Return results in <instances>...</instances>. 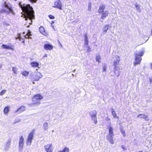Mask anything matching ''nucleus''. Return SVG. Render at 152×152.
<instances>
[{
    "label": "nucleus",
    "instance_id": "1",
    "mask_svg": "<svg viewBox=\"0 0 152 152\" xmlns=\"http://www.w3.org/2000/svg\"><path fill=\"white\" fill-rule=\"evenodd\" d=\"M19 6L21 9L23 13L22 16H23L25 20L27 21L25 25L27 27H28L32 23V20L35 18L34 12L33 8L29 4H22L20 3Z\"/></svg>",
    "mask_w": 152,
    "mask_h": 152
},
{
    "label": "nucleus",
    "instance_id": "2",
    "mask_svg": "<svg viewBox=\"0 0 152 152\" xmlns=\"http://www.w3.org/2000/svg\"><path fill=\"white\" fill-rule=\"evenodd\" d=\"M1 7L2 8L0 10L1 13H4L6 15H9L10 13L14 14L12 7L10 4L4 2Z\"/></svg>",
    "mask_w": 152,
    "mask_h": 152
},
{
    "label": "nucleus",
    "instance_id": "3",
    "mask_svg": "<svg viewBox=\"0 0 152 152\" xmlns=\"http://www.w3.org/2000/svg\"><path fill=\"white\" fill-rule=\"evenodd\" d=\"M42 76V75L40 72L36 71L32 74L31 79L33 83L34 84V81H39Z\"/></svg>",
    "mask_w": 152,
    "mask_h": 152
},
{
    "label": "nucleus",
    "instance_id": "4",
    "mask_svg": "<svg viewBox=\"0 0 152 152\" xmlns=\"http://www.w3.org/2000/svg\"><path fill=\"white\" fill-rule=\"evenodd\" d=\"M34 131L33 130L29 134L28 137L26 140V144L27 145H30L31 143V141L33 139Z\"/></svg>",
    "mask_w": 152,
    "mask_h": 152
},
{
    "label": "nucleus",
    "instance_id": "5",
    "mask_svg": "<svg viewBox=\"0 0 152 152\" xmlns=\"http://www.w3.org/2000/svg\"><path fill=\"white\" fill-rule=\"evenodd\" d=\"M43 99V96L41 95L38 94L35 95L32 99V101L35 102V103H33L32 104L34 105L35 103H37L41 100Z\"/></svg>",
    "mask_w": 152,
    "mask_h": 152
},
{
    "label": "nucleus",
    "instance_id": "6",
    "mask_svg": "<svg viewBox=\"0 0 152 152\" xmlns=\"http://www.w3.org/2000/svg\"><path fill=\"white\" fill-rule=\"evenodd\" d=\"M52 7L54 8H57L59 10H62V4L60 0H56L52 4Z\"/></svg>",
    "mask_w": 152,
    "mask_h": 152
},
{
    "label": "nucleus",
    "instance_id": "7",
    "mask_svg": "<svg viewBox=\"0 0 152 152\" xmlns=\"http://www.w3.org/2000/svg\"><path fill=\"white\" fill-rule=\"evenodd\" d=\"M44 149L47 152H53V147L52 143L47 144L45 145Z\"/></svg>",
    "mask_w": 152,
    "mask_h": 152
},
{
    "label": "nucleus",
    "instance_id": "8",
    "mask_svg": "<svg viewBox=\"0 0 152 152\" xmlns=\"http://www.w3.org/2000/svg\"><path fill=\"white\" fill-rule=\"evenodd\" d=\"M24 145V138L22 136L20 137L19 142L18 149L20 151H21L23 148Z\"/></svg>",
    "mask_w": 152,
    "mask_h": 152
},
{
    "label": "nucleus",
    "instance_id": "9",
    "mask_svg": "<svg viewBox=\"0 0 152 152\" xmlns=\"http://www.w3.org/2000/svg\"><path fill=\"white\" fill-rule=\"evenodd\" d=\"M114 60L113 61V65L114 67L118 66L119 64L120 58L118 56L116 55L114 56Z\"/></svg>",
    "mask_w": 152,
    "mask_h": 152
},
{
    "label": "nucleus",
    "instance_id": "10",
    "mask_svg": "<svg viewBox=\"0 0 152 152\" xmlns=\"http://www.w3.org/2000/svg\"><path fill=\"white\" fill-rule=\"evenodd\" d=\"M145 50L144 48H143L141 50L135 53V55L138 57H141L145 53Z\"/></svg>",
    "mask_w": 152,
    "mask_h": 152
},
{
    "label": "nucleus",
    "instance_id": "11",
    "mask_svg": "<svg viewBox=\"0 0 152 152\" xmlns=\"http://www.w3.org/2000/svg\"><path fill=\"white\" fill-rule=\"evenodd\" d=\"M135 58L134 62V66H136L140 64L142 58L141 57H138L135 56Z\"/></svg>",
    "mask_w": 152,
    "mask_h": 152
},
{
    "label": "nucleus",
    "instance_id": "12",
    "mask_svg": "<svg viewBox=\"0 0 152 152\" xmlns=\"http://www.w3.org/2000/svg\"><path fill=\"white\" fill-rule=\"evenodd\" d=\"M120 68L119 67H114L113 68L114 72L115 75L117 77H118L121 73L120 70Z\"/></svg>",
    "mask_w": 152,
    "mask_h": 152
},
{
    "label": "nucleus",
    "instance_id": "13",
    "mask_svg": "<svg viewBox=\"0 0 152 152\" xmlns=\"http://www.w3.org/2000/svg\"><path fill=\"white\" fill-rule=\"evenodd\" d=\"M44 48L46 50H51L53 49V46L49 44H45L44 46Z\"/></svg>",
    "mask_w": 152,
    "mask_h": 152
},
{
    "label": "nucleus",
    "instance_id": "14",
    "mask_svg": "<svg viewBox=\"0 0 152 152\" xmlns=\"http://www.w3.org/2000/svg\"><path fill=\"white\" fill-rule=\"evenodd\" d=\"M137 117L145 119L146 121H148L149 120L148 116L146 115L142 114H139L137 116Z\"/></svg>",
    "mask_w": 152,
    "mask_h": 152
},
{
    "label": "nucleus",
    "instance_id": "15",
    "mask_svg": "<svg viewBox=\"0 0 152 152\" xmlns=\"http://www.w3.org/2000/svg\"><path fill=\"white\" fill-rule=\"evenodd\" d=\"M109 14V12L107 11L104 12L102 14L101 18L102 20L104 19Z\"/></svg>",
    "mask_w": 152,
    "mask_h": 152
},
{
    "label": "nucleus",
    "instance_id": "16",
    "mask_svg": "<svg viewBox=\"0 0 152 152\" xmlns=\"http://www.w3.org/2000/svg\"><path fill=\"white\" fill-rule=\"evenodd\" d=\"M11 141L10 140H8L4 146V148L5 150H8L10 148V145Z\"/></svg>",
    "mask_w": 152,
    "mask_h": 152
},
{
    "label": "nucleus",
    "instance_id": "17",
    "mask_svg": "<svg viewBox=\"0 0 152 152\" xmlns=\"http://www.w3.org/2000/svg\"><path fill=\"white\" fill-rule=\"evenodd\" d=\"M39 30L40 32L43 35L45 36H46L47 35V34L45 32V29L43 27H40L39 28Z\"/></svg>",
    "mask_w": 152,
    "mask_h": 152
},
{
    "label": "nucleus",
    "instance_id": "18",
    "mask_svg": "<svg viewBox=\"0 0 152 152\" xmlns=\"http://www.w3.org/2000/svg\"><path fill=\"white\" fill-rule=\"evenodd\" d=\"M105 5H100L99 9L98 10V12L99 13H101L104 12V10L105 8Z\"/></svg>",
    "mask_w": 152,
    "mask_h": 152
},
{
    "label": "nucleus",
    "instance_id": "19",
    "mask_svg": "<svg viewBox=\"0 0 152 152\" xmlns=\"http://www.w3.org/2000/svg\"><path fill=\"white\" fill-rule=\"evenodd\" d=\"M30 65L32 67H38L39 66V63L36 61H33L31 63Z\"/></svg>",
    "mask_w": 152,
    "mask_h": 152
},
{
    "label": "nucleus",
    "instance_id": "20",
    "mask_svg": "<svg viewBox=\"0 0 152 152\" xmlns=\"http://www.w3.org/2000/svg\"><path fill=\"white\" fill-rule=\"evenodd\" d=\"M111 110L112 111V114L113 115L114 118H117L118 119H119V118L118 116H116V114L114 109L113 108L111 109Z\"/></svg>",
    "mask_w": 152,
    "mask_h": 152
},
{
    "label": "nucleus",
    "instance_id": "21",
    "mask_svg": "<svg viewBox=\"0 0 152 152\" xmlns=\"http://www.w3.org/2000/svg\"><path fill=\"white\" fill-rule=\"evenodd\" d=\"M89 114L91 118L94 117L96 116L97 112L96 110H93L90 112Z\"/></svg>",
    "mask_w": 152,
    "mask_h": 152
},
{
    "label": "nucleus",
    "instance_id": "22",
    "mask_svg": "<svg viewBox=\"0 0 152 152\" xmlns=\"http://www.w3.org/2000/svg\"><path fill=\"white\" fill-rule=\"evenodd\" d=\"M108 129L109 130V133L108 134L114 135L113 134V128L111 126H109L108 127Z\"/></svg>",
    "mask_w": 152,
    "mask_h": 152
},
{
    "label": "nucleus",
    "instance_id": "23",
    "mask_svg": "<svg viewBox=\"0 0 152 152\" xmlns=\"http://www.w3.org/2000/svg\"><path fill=\"white\" fill-rule=\"evenodd\" d=\"M25 110L26 107L24 106H22L17 110L16 112L20 113L24 111Z\"/></svg>",
    "mask_w": 152,
    "mask_h": 152
},
{
    "label": "nucleus",
    "instance_id": "24",
    "mask_svg": "<svg viewBox=\"0 0 152 152\" xmlns=\"http://www.w3.org/2000/svg\"><path fill=\"white\" fill-rule=\"evenodd\" d=\"M25 34V33L23 34ZM31 32L29 31H28V32L25 35H24V36L26 38H31Z\"/></svg>",
    "mask_w": 152,
    "mask_h": 152
},
{
    "label": "nucleus",
    "instance_id": "25",
    "mask_svg": "<svg viewBox=\"0 0 152 152\" xmlns=\"http://www.w3.org/2000/svg\"><path fill=\"white\" fill-rule=\"evenodd\" d=\"M69 148L66 147H65L63 148L62 149L59 151V152H69Z\"/></svg>",
    "mask_w": 152,
    "mask_h": 152
},
{
    "label": "nucleus",
    "instance_id": "26",
    "mask_svg": "<svg viewBox=\"0 0 152 152\" xmlns=\"http://www.w3.org/2000/svg\"><path fill=\"white\" fill-rule=\"evenodd\" d=\"M1 47L4 49H12V48L9 45L3 44L2 45Z\"/></svg>",
    "mask_w": 152,
    "mask_h": 152
},
{
    "label": "nucleus",
    "instance_id": "27",
    "mask_svg": "<svg viewBox=\"0 0 152 152\" xmlns=\"http://www.w3.org/2000/svg\"><path fill=\"white\" fill-rule=\"evenodd\" d=\"M109 26V25H106L104 26L103 28V32H104V33H106Z\"/></svg>",
    "mask_w": 152,
    "mask_h": 152
},
{
    "label": "nucleus",
    "instance_id": "28",
    "mask_svg": "<svg viewBox=\"0 0 152 152\" xmlns=\"http://www.w3.org/2000/svg\"><path fill=\"white\" fill-rule=\"evenodd\" d=\"M44 129L45 130H47L48 128V124L47 123H45L43 125Z\"/></svg>",
    "mask_w": 152,
    "mask_h": 152
},
{
    "label": "nucleus",
    "instance_id": "29",
    "mask_svg": "<svg viewBox=\"0 0 152 152\" xmlns=\"http://www.w3.org/2000/svg\"><path fill=\"white\" fill-rule=\"evenodd\" d=\"M85 37V45H88V40L87 36V35L85 34L84 36Z\"/></svg>",
    "mask_w": 152,
    "mask_h": 152
},
{
    "label": "nucleus",
    "instance_id": "30",
    "mask_svg": "<svg viewBox=\"0 0 152 152\" xmlns=\"http://www.w3.org/2000/svg\"><path fill=\"white\" fill-rule=\"evenodd\" d=\"M96 60L99 63L100 62L101 57L99 54H97L96 56Z\"/></svg>",
    "mask_w": 152,
    "mask_h": 152
},
{
    "label": "nucleus",
    "instance_id": "31",
    "mask_svg": "<svg viewBox=\"0 0 152 152\" xmlns=\"http://www.w3.org/2000/svg\"><path fill=\"white\" fill-rule=\"evenodd\" d=\"M91 120L93 121L94 123L95 124H96L97 123V120L96 116L92 117L91 118Z\"/></svg>",
    "mask_w": 152,
    "mask_h": 152
},
{
    "label": "nucleus",
    "instance_id": "32",
    "mask_svg": "<svg viewBox=\"0 0 152 152\" xmlns=\"http://www.w3.org/2000/svg\"><path fill=\"white\" fill-rule=\"evenodd\" d=\"M9 107H6L4 109V113L5 114H7L9 110Z\"/></svg>",
    "mask_w": 152,
    "mask_h": 152
},
{
    "label": "nucleus",
    "instance_id": "33",
    "mask_svg": "<svg viewBox=\"0 0 152 152\" xmlns=\"http://www.w3.org/2000/svg\"><path fill=\"white\" fill-rule=\"evenodd\" d=\"M22 75L24 76H27L29 72L26 71H24L22 72L21 73Z\"/></svg>",
    "mask_w": 152,
    "mask_h": 152
},
{
    "label": "nucleus",
    "instance_id": "34",
    "mask_svg": "<svg viewBox=\"0 0 152 152\" xmlns=\"http://www.w3.org/2000/svg\"><path fill=\"white\" fill-rule=\"evenodd\" d=\"M135 7H136L137 10L138 12H141V10L140 9V6L137 4H135Z\"/></svg>",
    "mask_w": 152,
    "mask_h": 152
},
{
    "label": "nucleus",
    "instance_id": "35",
    "mask_svg": "<svg viewBox=\"0 0 152 152\" xmlns=\"http://www.w3.org/2000/svg\"><path fill=\"white\" fill-rule=\"evenodd\" d=\"M114 135H113L108 134L106 137L107 140H108L112 138H113Z\"/></svg>",
    "mask_w": 152,
    "mask_h": 152
},
{
    "label": "nucleus",
    "instance_id": "36",
    "mask_svg": "<svg viewBox=\"0 0 152 152\" xmlns=\"http://www.w3.org/2000/svg\"><path fill=\"white\" fill-rule=\"evenodd\" d=\"M17 69L15 67H13L12 68V70L13 72V73L15 74H17Z\"/></svg>",
    "mask_w": 152,
    "mask_h": 152
},
{
    "label": "nucleus",
    "instance_id": "37",
    "mask_svg": "<svg viewBox=\"0 0 152 152\" xmlns=\"http://www.w3.org/2000/svg\"><path fill=\"white\" fill-rule=\"evenodd\" d=\"M121 131L124 137H125L126 134L125 131L122 129H121Z\"/></svg>",
    "mask_w": 152,
    "mask_h": 152
},
{
    "label": "nucleus",
    "instance_id": "38",
    "mask_svg": "<svg viewBox=\"0 0 152 152\" xmlns=\"http://www.w3.org/2000/svg\"><path fill=\"white\" fill-rule=\"evenodd\" d=\"M108 140L109 141L110 143L111 144L113 145L114 144V142L113 141V138H112L111 139H110Z\"/></svg>",
    "mask_w": 152,
    "mask_h": 152
},
{
    "label": "nucleus",
    "instance_id": "39",
    "mask_svg": "<svg viewBox=\"0 0 152 152\" xmlns=\"http://www.w3.org/2000/svg\"><path fill=\"white\" fill-rule=\"evenodd\" d=\"M91 2H89L88 4V10H91Z\"/></svg>",
    "mask_w": 152,
    "mask_h": 152
},
{
    "label": "nucleus",
    "instance_id": "40",
    "mask_svg": "<svg viewBox=\"0 0 152 152\" xmlns=\"http://www.w3.org/2000/svg\"><path fill=\"white\" fill-rule=\"evenodd\" d=\"M6 90H2L1 92L0 93V95H2L4 94L6 92Z\"/></svg>",
    "mask_w": 152,
    "mask_h": 152
},
{
    "label": "nucleus",
    "instance_id": "41",
    "mask_svg": "<svg viewBox=\"0 0 152 152\" xmlns=\"http://www.w3.org/2000/svg\"><path fill=\"white\" fill-rule=\"evenodd\" d=\"M48 17L51 19H53L55 18L54 16L52 15H48Z\"/></svg>",
    "mask_w": 152,
    "mask_h": 152
},
{
    "label": "nucleus",
    "instance_id": "42",
    "mask_svg": "<svg viewBox=\"0 0 152 152\" xmlns=\"http://www.w3.org/2000/svg\"><path fill=\"white\" fill-rule=\"evenodd\" d=\"M121 148L124 151H125L126 150V148L123 145L121 146Z\"/></svg>",
    "mask_w": 152,
    "mask_h": 152
},
{
    "label": "nucleus",
    "instance_id": "43",
    "mask_svg": "<svg viewBox=\"0 0 152 152\" xmlns=\"http://www.w3.org/2000/svg\"><path fill=\"white\" fill-rule=\"evenodd\" d=\"M37 0H29V1L31 3H35L36 2Z\"/></svg>",
    "mask_w": 152,
    "mask_h": 152
},
{
    "label": "nucleus",
    "instance_id": "44",
    "mask_svg": "<svg viewBox=\"0 0 152 152\" xmlns=\"http://www.w3.org/2000/svg\"><path fill=\"white\" fill-rule=\"evenodd\" d=\"M16 39H21V37L20 36V35L19 34L18 36L17 37H16Z\"/></svg>",
    "mask_w": 152,
    "mask_h": 152
},
{
    "label": "nucleus",
    "instance_id": "45",
    "mask_svg": "<svg viewBox=\"0 0 152 152\" xmlns=\"http://www.w3.org/2000/svg\"><path fill=\"white\" fill-rule=\"evenodd\" d=\"M87 51L88 52L91 51V48L89 46L88 47Z\"/></svg>",
    "mask_w": 152,
    "mask_h": 152
},
{
    "label": "nucleus",
    "instance_id": "46",
    "mask_svg": "<svg viewBox=\"0 0 152 152\" xmlns=\"http://www.w3.org/2000/svg\"><path fill=\"white\" fill-rule=\"evenodd\" d=\"M20 121V119L17 120L14 123H17L19 122Z\"/></svg>",
    "mask_w": 152,
    "mask_h": 152
},
{
    "label": "nucleus",
    "instance_id": "47",
    "mask_svg": "<svg viewBox=\"0 0 152 152\" xmlns=\"http://www.w3.org/2000/svg\"><path fill=\"white\" fill-rule=\"evenodd\" d=\"M103 72H105L106 70V68L105 67V66L103 67Z\"/></svg>",
    "mask_w": 152,
    "mask_h": 152
},
{
    "label": "nucleus",
    "instance_id": "48",
    "mask_svg": "<svg viewBox=\"0 0 152 152\" xmlns=\"http://www.w3.org/2000/svg\"><path fill=\"white\" fill-rule=\"evenodd\" d=\"M48 57V55L46 54H45L44 56L43 57V58H44V57Z\"/></svg>",
    "mask_w": 152,
    "mask_h": 152
},
{
    "label": "nucleus",
    "instance_id": "49",
    "mask_svg": "<svg viewBox=\"0 0 152 152\" xmlns=\"http://www.w3.org/2000/svg\"><path fill=\"white\" fill-rule=\"evenodd\" d=\"M106 120L107 121H110V119L108 118L107 117L106 118Z\"/></svg>",
    "mask_w": 152,
    "mask_h": 152
},
{
    "label": "nucleus",
    "instance_id": "50",
    "mask_svg": "<svg viewBox=\"0 0 152 152\" xmlns=\"http://www.w3.org/2000/svg\"><path fill=\"white\" fill-rule=\"evenodd\" d=\"M150 81L151 83H152V78H150Z\"/></svg>",
    "mask_w": 152,
    "mask_h": 152
},
{
    "label": "nucleus",
    "instance_id": "51",
    "mask_svg": "<svg viewBox=\"0 0 152 152\" xmlns=\"http://www.w3.org/2000/svg\"><path fill=\"white\" fill-rule=\"evenodd\" d=\"M150 67L152 69V63H150Z\"/></svg>",
    "mask_w": 152,
    "mask_h": 152
},
{
    "label": "nucleus",
    "instance_id": "52",
    "mask_svg": "<svg viewBox=\"0 0 152 152\" xmlns=\"http://www.w3.org/2000/svg\"><path fill=\"white\" fill-rule=\"evenodd\" d=\"M54 23V22H53V21H51V24H53Z\"/></svg>",
    "mask_w": 152,
    "mask_h": 152
},
{
    "label": "nucleus",
    "instance_id": "53",
    "mask_svg": "<svg viewBox=\"0 0 152 152\" xmlns=\"http://www.w3.org/2000/svg\"><path fill=\"white\" fill-rule=\"evenodd\" d=\"M2 67V65H0V68H1Z\"/></svg>",
    "mask_w": 152,
    "mask_h": 152
},
{
    "label": "nucleus",
    "instance_id": "54",
    "mask_svg": "<svg viewBox=\"0 0 152 152\" xmlns=\"http://www.w3.org/2000/svg\"><path fill=\"white\" fill-rule=\"evenodd\" d=\"M138 152H143V151H139Z\"/></svg>",
    "mask_w": 152,
    "mask_h": 152
}]
</instances>
